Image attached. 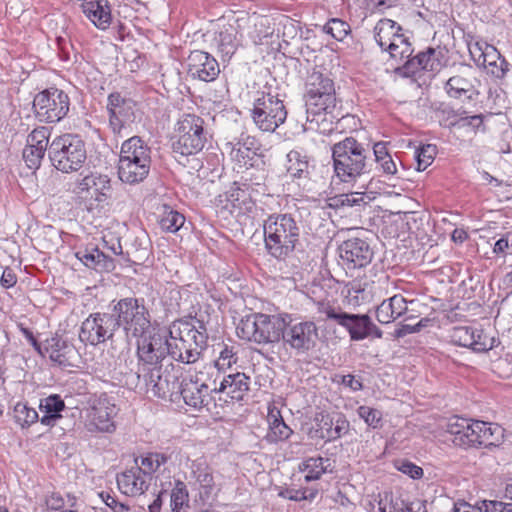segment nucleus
Wrapping results in <instances>:
<instances>
[{
	"instance_id": "1",
	"label": "nucleus",
	"mask_w": 512,
	"mask_h": 512,
	"mask_svg": "<svg viewBox=\"0 0 512 512\" xmlns=\"http://www.w3.org/2000/svg\"><path fill=\"white\" fill-rule=\"evenodd\" d=\"M374 38L382 51L388 52L397 74L412 77L421 71L436 72L442 67L441 50L428 47L412 56L414 48L410 37L391 19H381L374 28Z\"/></svg>"
},
{
	"instance_id": "2",
	"label": "nucleus",
	"mask_w": 512,
	"mask_h": 512,
	"mask_svg": "<svg viewBox=\"0 0 512 512\" xmlns=\"http://www.w3.org/2000/svg\"><path fill=\"white\" fill-rule=\"evenodd\" d=\"M166 335L168 356L184 364L196 363L207 346L206 325L196 318L172 322Z\"/></svg>"
},
{
	"instance_id": "3",
	"label": "nucleus",
	"mask_w": 512,
	"mask_h": 512,
	"mask_svg": "<svg viewBox=\"0 0 512 512\" xmlns=\"http://www.w3.org/2000/svg\"><path fill=\"white\" fill-rule=\"evenodd\" d=\"M333 167L336 178L347 184L372 171L369 150L353 137H346L332 146Z\"/></svg>"
},
{
	"instance_id": "4",
	"label": "nucleus",
	"mask_w": 512,
	"mask_h": 512,
	"mask_svg": "<svg viewBox=\"0 0 512 512\" xmlns=\"http://www.w3.org/2000/svg\"><path fill=\"white\" fill-rule=\"evenodd\" d=\"M264 243L267 253L286 260L300 241V226L289 213H273L263 221Z\"/></svg>"
},
{
	"instance_id": "5",
	"label": "nucleus",
	"mask_w": 512,
	"mask_h": 512,
	"mask_svg": "<svg viewBox=\"0 0 512 512\" xmlns=\"http://www.w3.org/2000/svg\"><path fill=\"white\" fill-rule=\"evenodd\" d=\"M315 305L319 320L331 321L341 326L348 332L351 341H362L367 338L380 339L383 336L382 330L367 314L347 313L338 304L330 301H318Z\"/></svg>"
},
{
	"instance_id": "6",
	"label": "nucleus",
	"mask_w": 512,
	"mask_h": 512,
	"mask_svg": "<svg viewBox=\"0 0 512 512\" xmlns=\"http://www.w3.org/2000/svg\"><path fill=\"white\" fill-rule=\"evenodd\" d=\"M152 150L139 136H132L121 145L118 161V177L126 184L143 182L149 175Z\"/></svg>"
},
{
	"instance_id": "7",
	"label": "nucleus",
	"mask_w": 512,
	"mask_h": 512,
	"mask_svg": "<svg viewBox=\"0 0 512 512\" xmlns=\"http://www.w3.org/2000/svg\"><path fill=\"white\" fill-rule=\"evenodd\" d=\"M112 303L116 328H122L128 339H137L153 330L152 316L144 298L125 297Z\"/></svg>"
},
{
	"instance_id": "8",
	"label": "nucleus",
	"mask_w": 512,
	"mask_h": 512,
	"mask_svg": "<svg viewBox=\"0 0 512 512\" xmlns=\"http://www.w3.org/2000/svg\"><path fill=\"white\" fill-rule=\"evenodd\" d=\"M337 105L333 80L326 74L314 70L306 81L305 106L307 121L318 122L315 116L331 114Z\"/></svg>"
},
{
	"instance_id": "9",
	"label": "nucleus",
	"mask_w": 512,
	"mask_h": 512,
	"mask_svg": "<svg viewBox=\"0 0 512 512\" xmlns=\"http://www.w3.org/2000/svg\"><path fill=\"white\" fill-rule=\"evenodd\" d=\"M285 328V317L254 313L243 317L236 327L237 336L257 344L278 342Z\"/></svg>"
},
{
	"instance_id": "10",
	"label": "nucleus",
	"mask_w": 512,
	"mask_h": 512,
	"mask_svg": "<svg viewBox=\"0 0 512 512\" xmlns=\"http://www.w3.org/2000/svg\"><path fill=\"white\" fill-rule=\"evenodd\" d=\"M48 156L57 170L63 173L78 171L87 158L86 145L79 135L66 133L51 141Z\"/></svg>"
},
{
	"instance_id": "11",
	"label": "nucleus",
	"mask_w": 512,
	"mask_h": 512,
	"mask_svg": "<svg viewBox=\"0 0 512 512\" xmlns=\"http://www.w3.org/2000/svg\"><path fill=\"white\" fill-rule=\"evenodd\" d=\"M251 117L255 125L264 132H274L287 118V110L279 93L271 86L257 91Z\"/></svg>"
},
{
	"instance_id": "12",
	"label": "nucleus",
	"mask_w": 512,
	"mask_h": 512,
	"mask_svg": "<svg viewBox=\"0 0 512 512\" xmlns=\"http://www.w3.org/2000/svg\"><path fill=\"white\" fill-rule=\"evenodd\" d=\"M204 120L195 114H184L176 124V140L172 143L173 152L189 156L200 152L206 142Z\"/></svg>"
},
{
	"instance_id": "13",
	"label": "nucleus",
	"mask_w": 512,
	"mask_h": 512,
	"mask_svg": "<svg viewBox=\"0 0 512 512\" xmlns=\"http://www.w3.org/2000/svg\"><path fill=\"white\" fill-rule=\"evenodd\" d=\"M70 100L68 95L57 88L46 89L38 93L33 100L35 115L41 122L56 123L68 113Z\"/></svg>"
},
{
	"instance_id": "14",
	"label": "nucleus",
	"mask_w": 512,
	"mask_h": 512,
	"mask_svg": "<svg viewBox=\"0 0 512 512\" xmlns=\"http://www.w3.org/2000/svg\"><path fill=\"white\" fill-rule=\"evenodd\" d=\"M135 106L133 99L120 92H112L108 95L106 110L109 128L115 136L123 137L124 132L135 121Z\"/></svg>"
},
{
	"instance_id": "15",
	"label": "nucleus",
	"mask_w": 512,
	"mask_h": 512,
	"mask_svg": "<svg viewBox=\"0 0 512 512\" xmlns=\"http://www.w3.org/2000/svg\"><path fill=\"white\" fill-rule=\"evenodd\" d=\"M117 330L113 312L91 313L81 324L79 340L97 346L111 339Z\"/></svg>"
},
{
	"instance_id": "16",
	"label": "nucleus",
	"mask_w": 512,
	"mask_h": 512,
	"mask_svg": "<svg viewBox=\"0 0 512 512\" xmlns=\"http://www.w3.org/2000/svg\"><path fill=\"white\" fill-rule=\"evenodd\" d=\"M161 369L162 365H138L135 388L151 392L153 396L159 398H166L168 394L173 393L176 383L170 381L167 376L164 377Z\"/></svg>"
},
{
	"instance_id": "17",
	"label": "nucleus",
	"mask_w": 512,
	"mask_h": 512,
	"mask_svg": "<svg viewBox=\"0 0 512 512\" xmlns=\"http://www.w3.org/2000/svg\"><path fill=\"white\" fill-rule=\"evenodd\" d=\"M118 408L107 396L99 397L89 410L85 428L91 433H113L116 430L114 422Z\"/></svg>"
},
{
	"instance_id": "18",
	"label": "nucleus",
	"mask_w": 512,
	"mask_h": 512,
	"mask_svg": "<svg viewBox=\"0 0 512 512\" xmlns=\"http://www.w3.org/2000/svg\"><path fill=\"white\" fill-rule=\"evenodd\" d=\"M138 365H162L168 356L167 335L155 332L154 329L145 336L136 339Z\"/></svg>"
},
{
	"instance_id": "19",
	"label": "nucleus",
	"mask_w": 512,
	"mask_h": 512,
	"mask_svg": "<svg viewBox=\"0 0 512 512\" xmlns=\"http://www.w3.org/2000/svg\"><path fill=\"white\" fill-rule=\"evenodd\" d=\"M283 342L297 353L311 350L318 338V329L314 322L305 321L294 324L285 321V328L281 335Z\"/></svg>"
},
{
	"instance_id": "20",
	"label": "nucleus",
	"mask_w": 512,
	"mask_h": 512,
	"mask_svg": "<svg viewBox=\"0 0 512 512\" xmlns=\"http://www.w3.org/2000/svg\"><path fill=\"white\" fill-rule=\"evenodd\" d=\"M342 264L347 269H360L371 263L374 252L370 244L362 238L353 237L343 241L339 248Z\"/></svg>"
},
{
	"instance_id": "21",
	"label": "nucleus",
	"mask_w": 512,
	"mask_h": 512,
	"mask_svg": "<svg viewBox=\"0 0 512 512\" xmlns=\"http://www.w3.org/2000/svg\"><path fill=\"white\" fill-rule=\"evenodd\" d=\"M449 337L453 344L477 353L487 352L497 345L494 337H488L482 330L470 326L453 327Z\"/></svg>"
},
{
	"instance_id": "22",
	"label": "nucleus",
	"mask_w": 512,
	"mask_h": 512,
	"mask_svg": "<svg viewBox=\"0 0 512 512\" xmlns=\"http://www.w3.org/2000/svg\"><path fill=\"white\" fill-rule=\"evenodd\" d=\"M186 63L187 74L193 79L211 82L220 73L218 61L211 54L202 50L190 52Z\"/></svg>"
},
{
	"instance_id": "23",
	"label": "nucleus",
	"mask_w": 512,
	"mask_h": 512,
	"mask_svg": "<svg viewBox=\"0 0 512 512\" xmlns=\"http://www.w3.org/2000/svg\"><path fill=\"white\" fill-rule=\"evenodd\" d=\"M111 180L107 175L90 173L77 180L74 192L86 199L105 202L111 196Z\"/></svg>"
},
{
	"instance_id": "24",
	"label": "nucleus",
	"mask_w": 512,
	"mask_h": 512,
	"mask_svg": "<svg viewBox=\"0 0 512 512\" xmlns=\"http://www.w3.org/2000/svg\"><path fill=\"white\" fill-rule=\"evenodd\" d=\"M503 437V429L499 425L470 419L471 447H496Z\"/></svg>"
},
{
	"instance_id": "25",
	"label": "nucleus",
	"mask_w": 512,
	"mask_h": 512,
	"mask_svg": "<svg viewBox=\"0 0 512 512\" xmlns=\"http://www.w3.org/2000/svg\"><path fill=\"white\" fill-rule=\"evenodd\" d=\"M224 150L233 161L247 165L260 150V143L254 136L242 132L232 141L225 143Z\"/></svg>"
},
{
	"instance_id": "26",
	"label": "nucleus",
	"mask_w": 512,
	"mask_h": 512,
	"mask_svg": "<svg viewBox=\"0 0 512 512\" xmlns=\"http://www.w3.org/2000/svg\"><path fill=\"white\" fill-rule=\"evenodd\" d=\"M318 426L320 438L325 442H333L341 438L350 429V423L342 413L322 415Z\"/></svg>"
},
{
	"instance_id": "27",
	"label": "nucleus",
	"mask_w": 512,
	"mask_h": 512,
	"mask_svg": "<svg viewBox=\"0 0 512 512\" xmlns=\"http://www.w3.org/2000/svg\"><path fill=\"white\" fill-rule=\"evenodd\" d=\"M151 477L145 476L141 469L132 468L117 477L120 491L128 496L143 494L149 487Z\"/></svg>"
},
{
	"instance_id": "28",
	"label": "nucleus",
	"mask_w": 512,
	"mask_h": 512,
	"mask_svg": "<svg viewBox=\"0 0 512 512\" xmlns=\"http://www.w3.org/2000/svg\"><path fill=\"white\" fill-rule=\"evenodd\" d=\"M44 353L49 355L51 361L60 366H67L70 365V359L75 353V347L67 339L55 334L45 340L43 344V354Z\"/></svg>"
},
{
	"instance_id": "29",
	"label": "nucleus",
	"mask_w": 512,
	"mask_h": 512,
	"mask_svg": "<svg viewBox=\"0 0 512 512\" xmlns=\"http://www.w3.org/2000/svg\"><path fill=\"white\" fill-rule=\"evenodd\" d=\"M214 391L205 383L198 380L184 379L180 386V393L184 402L194 408H201L208 404L209 393Z\"/></svg>"
},
{
	"instance_id": "30",
	"label": "nucleus",
	"mask_w": 512,
	"mask_h": 512,
	"mask_svg": "<svg viewBox=\"0 0 512 512\" xmlns=\"http://www.w3.org/2000/svg\"><path fill=\"white\" fill-rule=\"evenodd\" d=\"M250 377L245 373L237 372L224 376L219 387L214 392L226 393L232 400L241 401L249 390Z\"/></svg>"
},
{
	"instance_id": "31",
	"label": "nucleus",
	"mask_w": 512,
	"mask_h": 512,
	"mask_svg": "<svg viewBox=\"0 0 512 512\" xmlns=\"http://www.w3.org/2000/svg\"><path fill=\"white\" fill-rule=\"evenodd\" d=\"M407 300L396 294L384 300L376 309V319L381 324H389L407 311Z\"/></svg>"
},
{
	"instance_id": "32",
	"label": "nucleus",
	"mask_w": 512,
	"mask_h": 512,
	"mask_svg": "<svg viewBox=\"0 0 512 512\" xmlns=\"http://www.w3.org/2000/svg\"><path fill=\"white\" fill-rule=\"evenodd\" d=\"M191 475L201 489V495L209 498L214 491L215 482L211 467L204 458H197L190 465Z\"/></svg>"
},
{
	"instance_id": "33",
	"label": "nucleus",
	"mask_w": 512,
	"mask_h": 512,
	"mask_svg": "<svg viewBox=\"0 0 512 512\" xmlns=\"http://www.w3.org/2000/svg\"><path fill=\"white\" fill-rule=\"evenodd\" d=\"M268 432L265 440L269 443H277L287 440L293 430L284 422L281 412L276 408H269L267 415Z\"/></svg>"
},
{
	"instance_id": "34",
	"label": "nucleus",
	"mask_w": 512,
	"mask_h": 512,
	"mask_svg": "<svg viewBox=\"0 0 512 512\" xmlns=\"http://www.w3.org/2000/svg\"><path fill=\"white\" fill-rule=\"evenodd\" d=\"M76 257L88 268L99 271H112L115 268L114 260L100 251L97 247L80 250Z\"/></svg>"
},
{
	"instance_id": "35",
	"label": "nucleus",
	"mask_w": 512,
	"mask_h": 512,
	"mask_svg": "<svg viewBox=\"0 0 512 512\" xmlns=\"http://www.w3.org/2000/svg\"><path fill=\"white\" fill-rule=\"evenodd\" d=\"M446 431L453 437L452 441L456 446L471 448L470 419L451 417L447 422Z\"/></svg>"
},
{
	"instance_id": "36",
	"label": "nucleus",
	"mask_w": 512,
	"mask_h": 512,
	"mask_svg": "<svg viewBox=\"0 0 512 512\" xmlns=\"http://www.w3.org/2000/svg\"><path fill=\"white\" fill-rule=\"evenodd\" d=\"M299 470L305 472V481L319 480L323 474L331 473L333 467L329 458L321 456L308 457L299 464Z\"/></svg>"
},
{
	"instance_id": "37",
	"label": "nucleus",
	"mask_w": 512,
	"mask_h": 512,
	"mask_svg": "<svg viewBox=\"0 0 512 512\" xmlns=\"http://www.w3.org/2000/svg\"><path fill=\"white\" fill-rule=\"evenodd\" d=\"M287 173L292 178H308L310 175V157L299 149H293L287 156Z\"/></svg>"
},
{
	"instance_id": "38",
	"label": "nucleus",
	"mask_w": 512,
	"mask_h": 512,
	"mask_svg": "<svg viewBox=\"0 0 512 512\" xmlns=\"http://www.w3.org/2000/svg\"><path fill=\"white\" fill-rule=\"evenodd\" d=\"M485 50L486 53H484V58L480 61V66H483L487 73L493 77L503 78L508 71L507 61L494 46H487Z\"/></svg>"
},
{
	"instance_id": "39",
	"label": "nucleus",
	"mask_w": 512,
	"mask_h": 512,
	"mask_svg": "<svg viewBox=\"0 0 512 512\" xmlns=\"http://www.w3.org/2000/svg\"><path fill=\"white\" fill-rule=\"evenodd\" d=\"M84 13L100 29H106L111 22V13L107 0L87 2L84 6Z\"/></svg>"
},
{
	"instance_id": "40",
	"label": "nucleus",
	"mask_w": 512,
	"mask_h": 512,
	"mask_svg": "<svg viewBox=\"0 0 512 512\" xmlns=\"http://www.w3.org/2000/svg\"><path fill=\"white\" fill-rule=\"evenodd\" d=\"M40 409L44 413L40 422L46 426H54L61 418V412L65 409V403L57 394L50 395L40 403Z\"/></svg>"
},
{
	"instance_id": "41",
	"label": "nucleus",
	"mask_w": 512,
	"mask_h": 512,
	"mask_svg": "<svg viewBox=\"0 0 512 512\" xmlns=\"http://www.w3.org/2000/svg\"><path fill=\"white\" fill-rule=\"evenodd\" d=\"M218 357L215 366L219 371L231 368L238 361L239 346L235 344H218Z\"/></svg>"
},
{
	"instance_id": "42",
	"label": "nucleus",
	"mask_w": 512,
	"mask_h": 512,
	"mask_svg": "<svg viewBox=\"0 0 512 512\" xmlns=\"http://www.w3.org/2000/svg\"><path fill=\"white\" fill-rule=\"evenodd\" d=\"M185 217L180 212L169 206H163V212L160 216L159 224L162 230L175 233L184 225Z\"/></svg>"
},
{
	"instance_id": "43",
	"label": "nucleus",
	"mask_w": 512,
	"mask_h": 512,
	"mask_svg": "<svg viewBox=\"0 0 512 512\" xmlns=\"http://www.w3.org/2000/svg\"><path fill=\"white\" fill-rule=\"evenodd\" d=\"M473 88L472 82L460 75L450 77L446 82L445 89L447 94L453 98H462L466 96Z\"/></svg>"
},
{
	"instance_id": "44",
	"label": "nucleus",
	"mask_w": 512,
	"mask_h": 512,
	"mask_svg": "<svg viewBox=\"0 0 512 512\" xmlns=\"http://www.w3.org/2000/svg\"><path fill=\"white\" fill-rule=\"evenodd\" d=\"M14 421L22 428L29 427L38 419V413L34 408L29 407L26 403L19 402L13 409Z\"/></svg>"
},
{
	"instance_id": "45",
	"label": "nucleus",
	"mask_w": 512,
	"mask_h": 512,
	"mask_svg": "<svg viewBox=\"0 0 512 512\" xmlns=\"http://www.w3.org/2000/svg\"><path fill=\"white\" fill-rule=\"evenodd\" d=\"M322 30L324 33L331 35L337 41H343L351 32L350 25L340 18L329 19L323 26Z\"/></svg>"
},
{
	"instance_id": "46",
	"label": "nucleus",
	"mask_w": 512,
	"mask_h": 512,
	"mask_svg": "<svg viewBox=\"0 0 512 512\" xmlns=\"http://www.w3.org/2000/svg\"><path fill=\"white\" fill-rule=\"evenodd\" d=\"M167 456L162 453H148L141 457V469L145 476L151 477L163 464L167 462Z\"/></svg>"
},
{
	"instance_id": "47",
	"label": "nucleus",
	"mask_w": 512,
	"mask_h": 512,
	"mask_svg": "<svg viewBox=\"0 0 512 512\" xmlns=\"http://www.w3.org/2000/svg\"><path fill=\"white\" fill-rule=\"evenodd\" d=\"M129 354L130 349L128 347L122 349L116 358L114 356V353H111V358H113V360L108 361L107 369L110 372L118 374H126L128 370L132 371V369L128 365V361L130 362V364L133 363V361L130 359Z\"/></svg>"
},
{
	"instance_id": "48",
	"label": "nucleus",
	"mask_w": 512,
	"mask_h": 512,
	"mask_svg": "<svg viewBox=\"0 0 512 512\" xmlns=\"http://www.w3.org/2000/svg\"><path fill=\"white\" fill-rule=\"evenodd\" d=\"M188 503V492L183 482L177 481L170 495L171 512H183Z\"/></svg>"
},
{
	"instance_id": "49",
	"label": "nucleus",
	"mask_w": 512,
	"mask_h": 512,
	"mask_svg": "<svg viewBox=\"0 0 512 512\" xmlns=\"http://www.w3.org/2000/svg\"><path fill=\"white\" fill-rule=\"evenodd\" d=\"M336 204L347 207L361 206L368 204L372 198L365 192H350L339 195Z\"/></svg>"
},
{
	"instance_id": "50",
	"label": "nucleus",
	"mask_w": 512,
	"mask_h": 512,
	"mask_svg": "<svg viewBox=\"0 0 512 512\" xmlns=\"http://www.w3.org/2000/svg\"><path fill=\"white\" fill-rule=\"evenodd\" d=\"M50 129L48 127H37L27 137V147L38 148L44 146L45 150H49Z\"/></svg>"
},
{
	"instance_id": "51",
	"label": "nucleus",
	"mask_w": 512,
	"mask_h": 512,
	"mask_svg": "<svg viewBox=\"0 0 512 512\" xmlns=\"http://www.w3.org/2000/svg\"><path fill=\"white\" fill-rule=\"evenodd\" d=\"M452 126L459 129H466L476 133L479 130H485L483 124V115L477 114L472 116H460L457 120L451 123Z\"/></svg>"
},
{
	"instance_id": "52",
	"label": "nucleus",
	"mask_w": 512,
	"mask_h": 512,
	"mask_svg": "<svg viewBox=\"0 0 512 512\" xmlns=\"http://www.w3.org/2000/svg\"><path fill=\"white\" fill-rule=\"evenodd\" d=\"M47 150L44 146L40 145L38 148H31L25 146L23 150V159L27 167L31 170H36L40 167L41 162Z\"/></svg>"
},
{
	"instance_id": "53",
	"label": "nucleus",
	"mask_w": 512,
	"mask_h": 512,
	"mask_svg": "<svg viewBox=\"0 0 512 512\" xmlns=\"http://www.w3.org/2000/svg\"><path fill=\"white\" fill-rule=\"evenodd\" d=\"M436 155V146L432 144H427L420 147L416 151V161H417V170L423 171L425 170L434 160Z\"/></svg>"
},
{
	"instance_id": "54",
	"label": "nucleus",
	"mask_w": 512,
	"mask_h": 512,
	"mask_svg": "<svg viewBox=\"0 0 512 512\" xmlns=\"http://www.w3.org/2000/svg\"><path fill=\"white\" fill-rule=\"evenodd\" d=\"M219 51L224 55L231 57L236 51L235 36L228 30L221 31L217 38Z\"/></svg>"
},
{
	"instance_id": "55",
	"label": "nucleus",
	"mask_w": 512,
	"mask_h": 512,
	"mask_svg": "<svg viewBox=\"0 0 512 512\" xmlns=\"http://www.w3.org/2000/svg\"><path fill=\"white\" fill-rule=\"evenodd\" d=\"M357 413L368 426L378 428L381 425L382 413L379 410L369 406H360Z\"/></svg>"
},
{
	"instance_id": "56",
	"label": "nucleus",
	"mask_w": 512,
	"mask_h": 512,
	"mask_svg": "<svg viewBox=\"0 0 512 512\" xmlns=\"http://www.w3.org/2000/svg\"><path fill=\"white\" fill-rule=\"evenodd\" d=\"M100 498L108 506L113 512H128L130 510L129 506L120 502L115 495H112L110 492L102 491L99 493Z\"/></svg>"
},
{
	"instance_id": "57",
	"label": "nucleus",
	"mask_w": 512,
	"mask_h": 512,
	"mask_svg": "<svg viewBox=\"0 0 512 512\" xmlns=\"http://www.w3.org/2000/svg\"><path fill=\"white\" fill-rule=\"evenodd\" d=\"M406 503L403 500H391L390 502L379 503V512H405Z\"/></svg>"
},
{
	"instance_id": "58",
	"label": "nucleus",
	"mask_w": 512,
	"mask_h": 512,
	"mask_svg": "<svg viewBox=\"0 0 512 512\" xmlns=\"http://www.w3.org/2000/svg\"><path fill=\"white\" fill-rule=\"evenodd\" d=\"M487 46H491L487 43L476 42L474 44L469 45V52L475 63L480 66V61L484 58V53H486L485 48Z\"/></svg>"
},
{
	"instance_id": "59",
	"label": "nucleus",
	"mask_w": 512,
	"mask_h": 512,
	"mask_svg": "<svg viewBox=\"0 0 512 512\" xmlns=\"http://www.w3.org/2000/svg\"><path fill=\"white\" fill-rule=\"evenodd\" d=\"M382 172L387 176H394L397 173V166L392 156L389 155L383 160L376 161Z\"/></svg>"
},
{
	"instance_id": "60",
	"label": "nucleus",
	"mask_w": 512,
	"mask_h": 512,
	"mask_svg": "<svg viewBox=\"0 0 512 512\" xmlns=\"http://www.w3.org/2000/svg\"><path fill=\"white\" fill-rule=\"evenodd\" d=\"M399 470L413 479L421 478L423 475V469L411 462L402 463Z\"/></svg>"
},
{
	"instance_id": "61",
	"label": "nucleus",
	"mask_w": 512,
	"mask_h": 512,
	"mask_svg": "<svg viewBox=\"0 0 512 512\" xmlns=\"http://www.w3.org/2000/svg\"><path fill=\"white\" fill-rule=\"evenodd\" d=\"M0 283L4 288H11L17 283V276L10 268H5Z\"/></svg>"
},
{
	"instance_id": "62",
	"label": "nucleus",
	"mask_w": 512,
	"mask_h": 512,
	"mask_svg": "<svg viewBox=\"0 0 512 512\" xmlns=\"http://www.w3.org/2000/svg\"><path fill=\"white\" fill-rule=\"evenodd\" d=\"M278 495L281 498L292 500V501H296V502L303 501L304 498H305V496L301 492V489H297V490L286 489V490H283V491L279 492Z\"/></svg>"
},
{
	"instance_id": "63",
	"label": "nucleus",
	"mask_w": 512,
	"mask_h": 512,
	"mask_svg": "<svg viewBox=\"0 0 512 512\" xmlns=\"http://www.w3.org/2000/svg\"><path fill=\"white\" fill-rule=\"evenodd\" d=\"M374 161L383 160L389 156L387 144L385 142H377L373 145Z\"/></svg>"
},
{
	"instance_id": "64",
	"label": "nucleus",
	"mask_w": 512,
	"mask_h": 512,
	"mask_svg": "<svg viewBox=\"0 0 512 512\" xmlns=\"http://www.w3.org/2000/svg\"><path fill=\"white\" fill-rule=\"evenodd\" d=\"M503 502L496 500H484L482 508L485 512H502Z\"/></svg>"
}]
</instances>
